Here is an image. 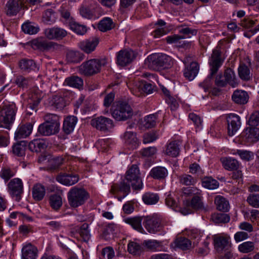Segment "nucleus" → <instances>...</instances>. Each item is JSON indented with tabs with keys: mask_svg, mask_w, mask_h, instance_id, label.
<instances>
[{
	"mask_svg": "<svg viewBox=\"0 0 259 259\" xmlns=\"http://www.w3.org/2000/svg\"><path fill=\"white\" fill-rule=\"evenodd\" d=\"M125 182L121 184L119 191L125 193L130 191V187L134 189H141L143 187V183L140 176V170L137 165H133L126 172Z\"/></svg>",
	"mask_w": 259,
	"mask_h": 259,
	"instance_id": "f257e3e1",
	"label": "nucleus"
},
{
	"mask_svg": "<svg viewBox=\"0 0 259 259\" xmlns=\"http://www.w3.org/2000/svg\"><path fill=\"white\" fill-rule=\"evenodd\" d=\"M107 63L105 58L93 59L83 63L78 69L80 74L85 76H91L100 72L101 68Z\"/></svg>",
	"mask_w": 259,
	"mask_h": 259,
	"instance_id": "f03ea898",
	"label": "nucleus"
},
{
	"mask_svg": "<svg viewBox=\"0 0 259 259\" xmlns=\"http://www.w3.org/2000/svg\"><path fill=\"white\" fill-rule=\"evenodd\" d=\"M90 197L89 193L83 188L72 187L67 193L70 206L76 208L83 205Z\"/></svg>",
	"mask_w": 259,
	"mask_h": 259,
	"instance_id": "7ed1b4c3",
	"label": "nucleus"
},
{
	"mask_svg": "<svg viewBox=\"0 0 259 259\" xmlns=\"http://www.w3.org/2000/svg\"><path fill=\"white\" fill-rule=\"evenodd\" d=\"M111 114L117 121H125L132 116L133 112L128 104L118 102L112 107Z\"/></svg>",
	"mask_w": 259,
	"mask_h": 259,
	"instance_id": "20e7f679",
	"label": "nucleus"
},
{
	"mask_svg": "<svg viewBox=\"0 0 259 259\" xmlns=\"http://www.w3.org/2000/svg\"><path fill=\"white\" fill-rule=\"evenodd\" d=\"M143 224L147 231L151 234L160 231L165 234L167 232L168 229L164 228L160 219L155 216L144 217Z\"/></svg>",
	"mask_w": 259,
	"mask_h": 259,
	"instance_id": "39448f33",
	"label": "nucleus"
},
{
	"mask_svg": "<svg viewBox=\"0 0 259 259\" xmlns=\"http://www.w3.org/2000/svg\"><path fill=\"white\" fill-rule=\"evenodd\" d=\"M16 108L14 105L0 107V123L1 126L8 128L15 119Z\"/></svg>",
	"mask_w": 259,
	"mask_h": 259,
	"instance_id": "423d86ee",
	"label": "nucleus"
},
{
	"mask_svg": "<svg viewBox=\"0 0 259 259\" xmlns=\"http://www.w3.org/2000/svg\"><path fill=\"white\" fill-rule=\"evenodd\" d=\"M202 196L200 195H194L191 200H186L184 202L187 207L181 208L180 211L184 215H187L192 212L190 208L201 211L206 212L207 208L204 206L201 200Z\"/></svg>",
	"mask_w": 259,
	"mask_h": 259,
	"instance_id": "0eeeda50",
	"label": "nucleus"
},
{
	"mask_svg": "<svg viewBox=\"0 0 259 259\" xmlns=\"http://www.w3.org/2000/svg\"><path fill=\"white\" fill-rule=\"evenodd\" d=\"M8 191L10 195L17 201L21 199V194L23 192V184L19 178H14L8 184Z\"/></svg>",
	"mask_w": 259,
	"mask_h": 259,
	"instance_id": "6e6552de",
	"label": "nucleus"
},
{
	"mask_svg": "<svg viewBox=\"0 0 259 259\" xmlns=\"http://www.w3.org/2000/svg\"><path fill=\"white\" fill-rule=\"evenodd\" d=\"M224 60L221 58V52L217 49L214 50L209 59L210 66V74L208 79L211 78L218 71L222 65Z\"/></svg>",
	"mask_w": 259,
	"mask_h": 259,
	"instance_id": "1a4fd4ad",
	"label": "nucleus"
},
{
	"mask_svg": "<svg viewBox=\"0 0 259 259\" xmlns=\"http://www.w3.org/2000/svg\"><path fill=\"white\" fill-rule=\"evenodd\" d=\"M135 58L134 52L131 50H121L116 54L118 65L124 66L131 63Z\"/></svg>",
	"mask_w": 259,
	"mask_h": 259,
	"instance_id": "9d476101",
	"label": "nucleus"
},
{
	"mask_svg": "<svg viewBox=\"0 0 259 259\" xmlns=\"http://www.w3.org/2000/svg\"><path fill=\"white\" fill-rule=\"evenodd\" d=\"M91 124L93 127L101 131L108 130L113 126L112 120L104 116L93 119L91 120Z\"/></svg>",
	"mask_w": 259,
	"mask_h": 259,
	"instance_id": "9b49d317",
	"label": "nucleus"
},
{
	"mask_svg": "<svg viewBox=\"0 0 259 259\" xmlns=\"http://www.w3.org/2000/svg\"><path fill=\"white\" fill-rule=\"evenodd\" d=\"M100 41L99 38L94 37L80 41L79 48L87 54H90L96 50Z\"/></svg>",
	"mask_w": 259,
	"mask_h": 259,
	"instance_id": "f8f14e48",
	"label": "nucleus"
},
{
	"mask_svg": "<svg viewBox=\"0 0 259 259\" xmlns=\"http://www.w3.org/2000/svg\"><path fill=\"white\" fill-rule=\"evenodd\" d=\"M228 133L230 136H233L241 126L240 117L235 114H231L227 117Z\"/></svg>",
	"mask_w": 259,
	"mask_h": 259,
	"instance_id": "ddd939ff",
	"label": "nucleus"
},
{
	"mask_svg": "<svg viewBox=\"0 0 259 259\" xmlns=\"http://www.w3.org/2000/svg\"><path fill=\"white\" fill-rule=\"evenodd\" d=\"M230 238L227 236L215 235L213 236L214 248L218 252L228 249L230 247Z\"/></svg>",
	"mask_w": 259,
	"mask_h": 259,
	"instance_id": "4468645a",
	"label": "nucleus"
},
{
	"mask_svg": "<svg viewBox=\"0 0 259 259\" xmlns=\"http://www.w3.org/2000/svg\"><path fill=\"white\" fill-rule=\"evenodd\" d=\"M38 256L37 248L31 243L23 245L21 249V259H36Z\"/></svg>",
	"mask_w": 259,
	"mask_h": 259,
	"instance_id": "2eb2a0df",
	"label": "nucleus"
},
{
	"mask_svg": "<svg viewBox=\"0 0 259 259\" xmlns=\"http://www.w3.org/2000/svg\"><path fill=\"white\" fill-rule=\"evenodd\" d=\"M33 130V124L29 122L19 125L15 132L14 138L16 140L29 136Z\"/></svg>",
	"mask_w": 259,
	"mask_h": 259,
	"instance_id": "dca6fc26",
	"label": "nucleus"
},
{
	"mask_svg": "<svg viewBox=\"0 0 259 259\" xmlns=\"http://www.w3.org/2000/svg\"><path fill=\"white\" fill-rule=\"evenodd\" d=\"M32 45L41 51H50L55 48L56 44L45 38L40 37L33 40Z\"/></svg>",
	"mask_w": 259,
	"mask_h": 259,
	"instance_id": "f3484780",
	"label": "nucleus"
},
{
	"mask_svg": "<svg viewBox=\"0 0 259 259\" xmlns=\"http://www.w3.org/2000/svg\"><path fill=\"white\" fill-rule=\"evenodd\" d=\"M122 138L124 143L128 147V148L136 149L138 147L139 142L136 133L127 131L124 133Z\"/></svg>",
	"mask_w": 259,
	"mask_h": 259,
	"instance_id": "a211bd4d",
	"label": "nucleus"
},
{
	"mask_svg": "<svg viewBox=\"0 0 259 259\" xmlns=\"http://www.w3.org/2000/svg\"><path fill=\"white\" fill-rule=\"evenodd\" d=\"M57 182L65 186H71L78 182V176L77 175L64 174L56 178Z\"/></svg>",
	"mask_w": 259,
	"mask_h": 259,
	"instance_id": "6ab92c4d",
	"label": "nucleus"
},
{
	"mask_svg": "<svg viewBox=\"0 0 259 259\" xmlns=\"http://www.w3.org/2000/svg\"><path fill=\"white\" fill-rule=\"evenodd\" d=\"M144 217H129L124 219V222L131 225L133 229L137 231L143 233L144 230L142 226V222H143Z\"/></svg>",
	"mask_w": 259,
	"mask_h": 259,
	"instance_id": "aec40b11",
	"label": "nucleus"
},
{
	"mask_svg": "<svg viewBox=\"0 0 259 259\" xmlns=\"http://www.w3.org/2000/svg\"><path fill=\"white\" fill-rule=\"evenodd\" d=\"M24 6V0H11L8 2V14L12 16L16 15L21 8Z\"/></svg>",
	"mask_w": 259,
	"mask_h": 259,
	"instance_id": "412c9836",
	"label": "nucleus"
},
{
	"mask_svg": "<svg viewBox=\"0 0 259 259\" xmlns=\"http://www.w3.org/2000/svg\"><path fill=\"white\" fill-rule=\"evenodd\" d=\"M44 94L38 89H34L29 95V107L32 110H35L40 101L44 97Z\"/></svg>",
	"mask_w": 259,
	"mask_h": 259,
	"instance_id": "4be33fe9",
	"label": "nucleus"
},
{
	"mask_svg": "<svg viewBox=\"0 0 259 259\" xmlns=\"http://www.w3.org/2000/svg\"><path fill=\"white\" fill-rule=\"evenodd\" d=\"M59 128L46 122L39 125L38 128V133L42 136H48L55 134L59 132Z\"/></svg>",
	"mask_w": 259,
	"mask_h": 259,
	"instance_id": "5701e85b",
	"label": "nucleus"
},
{
	"mask_svg": "<svg viewBox=\"0 0 259 259\" xmlns=\"http://www.w3.org/2000/svg\"><path fill=\"white\" fill-rule=\"evenodd\" d=\"M199 71V65L197 62H192L187 66L184 70V75L190 81L193 80Z\"/></svg>",
	"mask_w": 259,
	"mask_h": 259,
	"instance_id": "b1692460",
	"label": "nucleus"
},
{
	"mask_svg": "<svg viewBox=\"0 0 259 259\" xmlns=\"http://www.w3.org/2000/svg\"><path fill=\"white\" fill-rule=\"evenodd\" d=\"M47 146L48 142L43 139H34L28 145L30 150L35 152H39L42 150H45Z\"/></svg>",
	"mask_w": 259,
	"mask_h": 259,
	"instance_id": "393cba45",
	"label": "nucleus"
},
{
	"mask_svg": "<svg viewBox=\"0 0 259 259\" xmlns=\"http://www.w3.org/2000/svg\"><path fill=\"white\" fill-rule=\"evenodd\" d=\"M19 66L21 71L24 72H30L38 70L36 63L31 59H21L19 61Z\"/></svg>",
	"mask_w": 259,
	"mask_h": 259,
	"instance_id": "a878e982",
	"label": "nucleus"
},
{
	"mask_svg": "<svg viewBox=\"0 0 259 259\" xmlns=\"http://www.w3.org/2000/svg\"><path fill=\"white\" fill-rule=\"evenodd\" d=\"M244 137L247 142L253 143L259 140V128L247 127L244 131Z\"/></svg>",
	"mask_w": 259,
	"mask_h": 259,
	"instance_id": "bb28decb",
	"label": "nucleus"
},
{
	"mask_svg": "<svg viewBox=\"0 0 259 259\" xmlns=\"http://www.w3.org/2000/svg\"><path fill=\"white\" fill-rule=\"evenodd\" d=\"M232 99L233 101L238 104H245L249 99V95L246 91L243 90H236L234 92Z\"/></svg>",
	"mask_w": 259,
	"mask_h": 259,
	"instance_id": "cd10ccee",
	"label": "nucleus"
},
{
	"mask_svg": "<svg viewBox=\"0 0 259 259\" xmlns=\"http://www.w3.org/2000/svg\"><path fill=\"white\" fill-rule=\"evenodd\" d=\"M149 175L154 179L164 180L168 175V171L164 167L156 166L152 168Z\"/></svg>",
	"mask_w": 259,
	"mask_h": 259,
	"instance_id": "c85d7f7f",
	"label": "nucleus"
},
{
	"mask_svg": "<svg viewBox=\"0 0 259 259\" xmlns=\"http://www.w3.org/2000/svg\"><path fill=\"white\" fill-rule=\"evenodd\" d=\"M77 119L74 116H69L64 121L63 128L66 134L72 133L77 123Z\"/></svg>",
	"mask_w": 259,
	"mask_h": 259,
	"instance_id": "c756f323",
	"label": "nucleus"
},
{
	"mask_svg": "<svg viewBox=\"0 0 259 259\" xmlns=\"http://www.w3.org/2000/svg\"><path fill=\"white\" fill-rule=\"evenodd\" d=\"M115 24L113 20L109 17H105L102 19L98 23V29L102 32L110 31L114 28Z\"/></svg>",
	"mask_w": 259,
	"mask_h": 259,
	"instance_id": "7c9ffc66",
	"label": "nucleus"
},
{
	"mask_svg": "<svg viewBox=\"0 0 259 259\" xmlns=\"http://www.w3.org/2000/svg\"><path fill=\"white\" fill-rule=\"evenodd\" d=\"M27 148V142L22 141L14 144L12 147L13 154L18 157H22L25 155Z\"/></svg>",
	"mask_w": 259,
	"mask_h": 259,
	"instance_id": "2f4dec72",
	"label": "nucleus"
},
{
	"mask_svg": "<svg viewBox=\"0 0 259 259\" xmlns=\"http://www.w3.org/2000/svg\"><path fill=\"white\" fill-rule=\"evenodd\" d=\"M223 167L227 170H233L238 168L239 163L236 159L232 157H225L221 159Z\"/></svg>",
	"mask_w": 259,
	"mask_h": 259,
	"instance_id": "473e14b6",
	"label": "nucleus"
},
{
	"mask_svg": "<svg viewBox=\"0 0 259 259\" xmlns=\"http://www.w3.org/2000/svg\"><path fill=\"white\" fill-rule=\"evenodd\" d=\"M145 65L150 69H156L160 67L159 54H152L149 55L145 61Z\"/></svg>",
	"mask_w": 259,
	"mask_h": 259,
	"instance_id": "72a5a7b5",
	"label": "nucleus"
},
{
	"mask_svg": "<svg viewBox=\"0 0 259 259\" xmlns=\"http://www.w3.org/2000/svg\"><path fill=\"white\" fill-rule=\"evenodd\" d=\"M46 194V189L45 187L40 184L35 185L32 189V197L34 200L40 201L42 200Z\"/></svg>",
	"mask_w": 259,
	"mask_h": 259,
	"instance_id": "f704fd0d",
	"label": "nucleus"
},
{
	"mask_svg": "<svg viewBox=\"0 0 259 259\" xmlns=\"http://www.w3.org/2000/svg\"><path fill=\"white\" fill-rule=\"evenodd\" d=\"M49 203L51 207L55 210H59L62 205V196L58 194H52L50 196Z\"/></svg>",
	"mask_w": 259,
	"mask_h": 259,
	"instance_id": "c9c22d12",
	"label": "nucleus"
},
{
	"mask_svg": "<svg viewBox=\"0 0 259 259\" xmlns=\"http://www.w3.org/2000/svg\"><path fill=\"white\" fill-rule=\"evenodd\" d=\"M83 57V55L78 51L74 50H68L66 58L68 62L70 63H77L81 61Z\"/></svg>",
	"mask_w": 259,
	"mask_h": 259,
	"instance_id": "e433bc0d",
	"label": "nucleus"
},
{
	"mask_svg": "<svg viewBox=\"0 0 259 259\" xmlns=\"http://www.w3.org/2000/svg\"><path fill=\"white\" fill-rule=\"evenodd\" d=\"M64 83L71 87L80 89L82 87L83 80L77 76H72L65 79Z\"/></svg>",
	"mask_w": 259,
	"mask_h": 259,
	"instance_id": "4c0bfd02",
	"label": "nucleus"
},
{
	"mask_svg": "<svg viewBox=\"0 0 259 259\" xmlns=\"http://www.w3.org/2000/svg\"><path fill=\"white\" fill-rule=\"evenodd\" d=\"M217 209L220 211H227L229 209V203L224 197L217 196L214 200Z\"/></svg>",
	"mask_w": 259,
	"mask_h": 259,
	"instance_id": "58836bf2",
	"label": "nucleus"
},
{
	"mask_svg": "<svg viewBox=\"0 0 259 259\" xmlns=\"http://www.w3.org/2000/svg\"><path fill=\"white\" fill-rule=\"evenodd\" d=\"M175 246L181 249L182 250H185L189 249L191 247V241L185 237H179L177 238L174 242Z\"/></svg>",
	"mask_w": 259,
	"mask_h": 259,
	"instance_id": "ea45409f",
	"label": "nucleus"
},
{
	"mask_svg": "<svg viewBox=\"0 0 259 259\" xmlns=\"http://www.w3.org/2000/svg\"><path fill=\"white\" fill-rule=\"evenodd\" d=\"M142 199L146 204L153 205L158 202L159 197L156 193L147 192L143 195Z\"/></svg>",
	"mask_w": 259,
	"mask_h": 259,
	"instance_id": "a19ab883",
	"label": "nucleus"
},
{
	"mask_svg": "<svg viewBox=\"0 0 259 259\" xmlns=\"http://www.w3.org/2000/svg\"><path fill=\"white\" fill-rule=\"evenodd\" d=\"M234 155H238L243 161H249L254 158V153L250 151L243 149H237L234 153Z\"/></svg>",
	"mask_w": 259,
	"mask_h": 259,
	"instance_id": "79ce46f5",
	"label": "nucleus"
},
{
	"mask_svg": "<svg viewBox=\"0 0 259 259\" xmlns=\"http://www.w3.org/2000/svg\"><path fill=\"white\" fill-rule=\"evenodd\" d=\"M202 185L206 189L213 190L219 187V183L211 177H205L202 180Z\"/></svg>",
	"mask_w": 259,
	"mask_h": 259,
	"instance_id": "37998d69",
	"label": "nucleus"
},
{
	"mask_svg": "<svg viewBox=\"0 0 259 259\" xmlns=\"http://www.w3.org/2000/svg\"><path fill=\"white\" fill-rule=\"evenodd\" d=\"M225 81L229 83L232 87H236L238 84L235 78V73L233 70L229 68L226 70L225 72Z\"/></svg>",
	"mask_w": 259,
	"mask_h": 259,
	"instance_id": "c03bdc74",
	"label": "nucleus"
},
{
	"mask_svg": "<svg viewBox=\"0 0 259 259\" xmlns=\"http://www.w3.org/2000/svg\"><path fill=\"white\" fill-rule=\"evenodd\" d=\"M128 252L133 255H140L143 251L141 245L135 241L129 242L127 245Z\"/></svg>",
	"mask_w": 259,
	"mask_h": 259,
	"instance_id": "a18cd8bd",
	"label": "nucleus"
},
{
	"mask_svg": "<svg viewBox=\"0 0 259 259\" xmlns=\"http://www.w3.org/2000/svg\"><path fill=\"white\" fill-rule=\"evenodd\" d=\"M21 29L23 32H38L40 30L37 24L29 21L22 25Z\"/></svg>",
	"mask_w": 259,
	"mask_h": 259,
	"instance_id": "49530a36",
	"label": "nucleus"
},
{
	"mask_svg": "<svg viewBox=\"0 0 259 259\" xmlns=\"http://www.w3.org/2000/svg\"><path fill=\"white\" fill-rule=\"evenodd\" d=\"M179 145L175 142H173L167 145L165 153L168 156L177 157L179 154Z\"/></svg>",
	"mask_w": 259,
	"mask_h": 259,
	"instance_id": "de8ad7c7",
	"label": "nucleus"
},
{
	"mask_svg": "<svg viewBox=\"0 0 259 259\" xmlns=\"http://www.w3.org/2000/svg\"><path fill=\"white\" fill-rule=\"evenodd\" d=\"M68 26L70 29L74 32H86L88 31L86 26L81 25L72 20H69Z\"/></svg>",
	"mask_w": 259,
	"mask_h": 259,
	"instance_id": "09e8293b",
	"label": "nucleus"
},
{
	"mask_svg": "<svg viewBox=\"0 0 259 259\" xmlns=\"http://www.w3.org/2000/svg\"><path fill=\"white\" fill-rule=\"evenodd\" d=\"M160 67L168 68L173 64V60L171 57L164 54H159Z\"/></svg>",
	"mask_w": 259,
	"mask_h": 259,
	"instance_id": "8fccbe9b",
	"label": "nucleus"
},
{
	"mask_svg": "<svg viewBox=\"0 0 259 259\" xmlns=\"http://www.w3.org/2000/svg\"><path fill=\"white\" fill-rule=\"evenodd\" d=\"M44 119L46 122L54 125L55 127H60V118L57 115L48 113L45 116Z\"/></svg>",
	"mask_w": 259,
	"mask_h": 259,
	"instance_id": "3c124183",
	"label": "nucleus"
},
{
	"mask_svg": "<svg viewBox=\"0 0 259 259\" xmlns=\"http://www.w3.org/2000/svg\"><path fill=\"white\" fill-rule=\"evenodd\" d=\"M16 174V171L8 167L3 168L0 171V177L4 180L5 182H8Z\"/></svg>",
	"mask_w": 259,
	"mask_h": 259,
	"instance_id": "603ef678",
	"label": "nucleus"
},
{
	"mask_svg": "<svg viewBox=\"0 0 259 259\" xmlns=\"http://www.w3.org/2000/svg\"><path fill=\"white\" fill-rule=\"evenodd\" d=\"M254 243L251 241H246L240 244L238 246L239 250L242 253H246L253 250Z\"/></svg>",
	"mask_w": 259,
	"mask_h": 259,
	"instance_id": "864d4df0",
	"label": "nucleus"
},
{
	"mask_svg": "<svg viewBox=\"0 0 259 259\" xmlns=\"http://www.w3.org/2000/svg\"><path fill=\"white\" fill-rule=\"evenodd\" d=\"M238 74L240 77L245 80L250 79V70L247 66L242 65L238 68Z\"/></svg>",
	"mask_w": 259,
	"mask_h": 259,
	"instance_id": "5fc2aeb1",
	"label": "nucleus"
},
{
	"mask_svg": "<svg viewBox=\"0 0 259 259\" xmlns=\"http://www.w3.org/2000/svg\"><path fill=\"white\" fill-rule=\"evenodd\" d=\"M212 220L217 224L227 223L230 221V218L228 214L220 213L214 214Z\"/></svg>",
	"mask_w": 259,
	"mask_h": 259,
	"instance_id": "6e6d98bb",
	"label": "nucleus"
},
{
	"mask_svg": "<svg viewBox=\"0 0 259 259\" xmlns=\"http://www.w3.org/2000/svg\"><path fill=\"white\" fill-rule=\"evenodd\" d=\"M158 138L156 132L152 131L147 133L143 135V142L144 144H149L156 141Z\"/></svg>",
	"mask_w": 259,
	"mask_h": 259,
	"instance_id": "4d7b16f0",
	"label": "nucleus"
},
{
	"mask_svg": "<svg viewBox=\"0 0 259 259\" xmlns=\"http://www.w3.org/2000/svg\"><path fill=\"white\" fill-rule=\"evenodd\" d=\"M79 233L84 241L87 242L90 239L91 235L88 224L82 225L79 230Z\"/></svg>",
	"mask_w": 259,
	"mask_h": 259,
	"instance_id": "13d9d810",
	"label": "nucleus"
},
{
	"mask_svg": "<svg viewBox=\"0 0 259 259\" xmlns=\"http://www.w3.org/2000/svg\"><path fill=\"white\" fill-rule=\"evenodd\" d=\"M156 115L150 114L144 118V125L146 128H151L156 124Z\"/></svg>",
	"mask_w": 259,
	"mask_h": 259,
	"instance_id": "bf43d9fd",
	"label": "nucleus"
},
{
	"mask_svg": "<svg viewBox=\"0 0 259 259\" xmlns=\"http://www.w3.org/2000/svg\"><path fill=\"white\" fill-rule=\"evenodd\" d=\"M201 191L195 187H188L182 189V194L186 196L200 195Z\"/></svg>",
	"mask_w": 259,
	"mask_h": 259,
	"instance_id": "052dcab7",
	"label": "nucleus"
},
{
	"mask_svg": "<svg viewBox=\"0 0 259 259\" xmlns=\"http://www.w3.org/2000/svg\"><path fill=\"white\" fill-rule=\"evenodd\" d=\"M247 202L253 207H259V194H250L247 198Z\"/></svg>",
	"mask_w": 259,
	"mask_h": 259,
	"instance_id": "680f3d73",
	"label": "nucleus"
},
{
	"mask_svg": "<svg viewBox=\"0 0 259 259\" xmlns=\"http://www.w3.org/2000/svg\"><path fill=\"white\" fill-rule=\"evenodd\" d=\"M112 140L109 139H101L98 141V146L100 150L105 152L110 148Z\"/></svg>",
	"mask_w": 259,
	"mask_h": 259,
	"instance_id": "e2e57ef3",
	"label": "nucleus"
},
{
	"mask_svg": "<svg viewBox=\"0 0 259 259\" xmlns=\"http://www.w3.org/2000/svg\"><path fill=\"white\" fill-rule=\"evenodd\" d=\"M157 152V149L155 147H149L142 149L141 153L142 156L145 157H152Z\"/></svg>",
	"mask_w": 259,
	"mask_h": 259,
	"instance_id": "0e129e2a",
	"label": "nucleus"
},
{
	"mask_svg": "<svg viewBox=\"0 0 259 259\" xmlns=\"http://www.w3.org/2000/svg\"><path fill=\"white\" fill-rule=\"evenodd\" d=\"M42 19L45 22H53L55 19V13L52 9L47 10L44 14Z\"/></svg>",
	"mask_w": 259,
	"mask_h": 259,
	"instance_id": "69168bd1",
	"label": "nucleus"
},
{
	"mask_svg": "<svg viewBox=\"0 0 259 259\" xmlns=\"http://www.w3.org/2000/svg\"><path fill=\"white\" fill-rule=\"evenodd\" d=\"M180 181L185 185H193L196 183V180L189 175H184L181 176Z\"/></svg>",
	"mask_w": 259,
	"mask_h": 259,
	"instance_id": "338daca9",
	"label": "nucleus"
},
{
	"mask_svg": "<svg viewBox=\"0 0 259 259\" xmlns=\"http://www.w3.org/2000/svg\"><path fill=\"white\" fill-rule=\"evenodd\" d=\"M250 126H254L259 125V112L255 111L250 116L248 120Z\"/></svg>",
	"mask_w": 259,
	"mask_h": 259,
	"instance_id": "774afa93",
	"label": "nucleus"
}]
</instances>
